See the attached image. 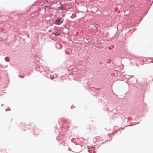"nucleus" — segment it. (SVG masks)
<instances>
[{"label": "nucleus", "mask_w": 153, "mask_h": 153, "mask_svg": "<svg viewBox=\"0 0 153 153\" xmlns=\"http://www.w3.org/2000/svg\"><path fill=\"white\" fill-rule=\"evenodd\" d=\"M61 19L59 18L56 21L55 24L57 25H60L62 23V22L61 21Z\"/></svg>", "instance_id": "1"}, {"label": "nucleus", "mask_w": 153, "mask_h": 153, "mask_svg": "<svg viewBox=\"0 0 153 153\" xmlns=\"http://www.w3.org/2000/svg\"><path fill=\"white\" fill-rule=\"evenodd\" d=\"M57 32H55L54 33V34L56 36H59L60 35V34L59 33H57Z\"/></svg>", "instance_id": "2"}]
</instances>
